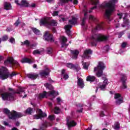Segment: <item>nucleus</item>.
<instances>
[{
    "mask_svg": "<svg viewBox=\"0 0 130 130\" xmlns=\"http://www.w3.org/2000/svg\"><path fill=\"white\" fill-rule=\"evenodd\" d=\"M104 82L102 85H100V88L102 91H105L106 86L108 85V80L106 78H103Z\"/></svg>",
    "mask_w": 130,
    "mask_h": 130,
    "instance_id": "20",
    "label": "nucleus"
},
{
    "mask_svg": "<svg viewBox=\"0 0 130 130\" xmlns=\"http://www.w3.org/2000/svg\"><path fill=\"white\" fill-rule=\"evenodd\" d=\"M116 3H117V0H111L108 3L105 2L102 4V8L106 9L105 18L109 22L111 21L110 16L114 11Z\"/></svg>",
    "mask_w": 130,
    "mask_h": 130,
    "instance_id": "3",
    "label": "nucleus"
},
{
    "mask_svg": "<svg viewBox=\"0 0 130 130\" xmlns=\"http://www.w3.org/2000/svg\"><path fill=\"white\" fill-rule=\"evenodd\" d=\"M6 30L8 32H11V31H13V27L12 26L8 27Z\"/></svg>",
    "mask_w": 130,
    "mask_h": 130,
    "instance_id": "48",
    "label": "nucleus"
},
{
    "mask_svg": "<svg viewBox=\"0 0 130 130\" xmlns=\"http://www.w3.org/2000/svg\"><path fill=\"white\" fill-rule=\"evenodd\" d=\"M120 81L122 83V86L120 87L121 89H126V84L125 83V81H126L127 77L126 75L124 74H120Z\"/></svg>",
    "mask_w": 130,
    "mask_h": 130,
    "instance_id": "13",
    "label": "nucleus"
},
{
    "mask_svg": "<svg viewBox=\"0 0 130 130\" xmlns=\"http://www.w3.org/2000/svg\"><path fill=\"white\" fill-rule=\"evenodd\" d=\"M85 83H84V80L82 78L77 77V87L83 89Z\"/></svg>",
    "mask_w": 130,
    "mask_h": 130,
    "instance_id": "18",
    "label": "nucleus"
},
{
    "mask_svg": "<svg viewBox=\"0 0 130 130\" xmlns=\"http://www.w3.org/2000/svg\"><path fill=\"white\" fill-rule=\"evenodd\" d=\"M83 12L84 13V17L82 19V21L81 23V26H85V23H86V20H87V15L88 14V11L85 9L83 10Z\"/></svg>",
    "mask_w": 130,
    "mask_h": 130,
    "instance_id": "25",
    "label": "nucleus"
},
{
    "mask_svg": "<svg viewBox=\"0 0 130 130\" xmlns=\"http://www.w3.org/2000/svg\"><path fill=\"white\" fill-rule=\"evenodd\" d=\"M16 126H19L20 125V122H17L16 123Z\"/></svg>",
    "mask_w": 130,
    "mask_h": 130,
    "instance_id": "61",
    "label": "nucleus"
},
{
    "mask_svg": "<svg viewBox=\"0 0 130 130\" xmlns=\"http://www.w3.org/2000/svg\"><path fill=\"white\" fill-rule=\"evenodd\" d=\"M15 4H17V5H18V6H21V4H19V0H15Z\"/></svg>",
    "mask_w": 130,
    "mask_h": 130,
    "instance_id": "54",
    "label": "nucleus"
},
{
    "mask_svg": "<svg viewBox=\"0 0 130 130\" xmlns=\"http://www.w3.org/2000/svg\"><path fill=\"white\" fill-rule=\"evenodd\" d=\"M54 115H49L48 117V119H49V120H54Z\"/></svg>",
    "mask_w": 130,
    "mask_h": 130,
    "instance_id": "45",
    "label": "nucleus"
},
{
    "mask_svg": "<svg viewBox=\"0 0 130 130\" xmlns=\"http://www.w3.org/2000/svg\"><path fill=\"white\" fill-rule=\"evenodd\" d=\"M126 43L123 42V43H122L121 47L122 48H125V47H126Z\"/></svg>",
    "mask_w": 130,
    "mask_h": 130,
    "instance_id": "50",
    "label": "nucleus"
},
{
    "mask_svg": "<svg viewBox=\"0 0 130 130\" xmlns=\"http://www.w3.org/2000/svg\"><path fill=\"white\" fill-rule=\"evenodd\" d=\"M44 52V50H35L33 51L32 54L34 55H36V54H41L42 53H43Z\"/></svg>",
    "mask_w": 130,
    "mask_h": 130,
    "instance_id": "33",
    "label": "nucleus"
},
{
    "mask_svg": "<svg viewBox=\"0 0 130 130\" xmlns=\"http://www.w3.org/2000/svg\"><path fill=\"white\" fill-rule=\"evenodd\" d=\"M71 117H67V124L68 127L76 126L77 125V122L73 120H71Z\"/></svg>",
    "mask_w": 130,
    "mask_h": 130,
    "instance_id": "15",
    "label": "nucleus"
},
{
    "mask_svg": "<svg viewBox=\"0 0 130 130\" xmlns=\"http://www.w3.org/2000/svg\"><path fill=\"white\" fill-rule=\"evenodd\" d=\"M49 73H50V70L48 68H46L44 70H42L40 72V75L44 78L46 77V76H48L49 75Z\"/></svg>",
    "mask_w": 130,
    "mask_h": 130,
    "instance_id": "19",
    "label": "nucleus"
},
{
    "mask_svg": "<svg viewBox=\"0 0 130 130\" xmlns=\"http://www.w3.org/2000/svg\"><path fill=\"white\" fill-rule=\"evenodd\" d=\"M105 69V65L102 62H99L96 67L94 69V73L96 72V75L98 78H100L103 75V70Z\"/></svg>",
    "mask_w": 130,
    "mask_h": 130,
    "instance_id": "9",
    "label": "nucleus"
},
{
    "mask_svg": "<svg viewBox=\"0 0 130 130\" xmlns=\"http://www.w3.org/2000/svg\"><path fill=\"white\" fill-rule=\"evenodd\" d=\"M48 105H49V106H50V107H51V106H52V103H51L50 102H48Z\"/></svg>",
    "mask_w": 130,
    "mask_h": 130,
    "instance_id": "59",
    "label": "nucleus"
},
{
    "mask_svg": "<svg viewBox=\"0 0 130 130\" xmlns=\"http://www.w3.org/2000/svg\"><path fill=\"white\" fill-rule=\"evenodd\" d=\"M61 75L62 77H63V79H64V80H68V79H69V75L66 74V70L63 69L61 71Z\"/></svg>",
    "mask_w": 130,
    "mask_h": 130,
    "instance_id": "31",
    "label": "nucleus"
},
{
    "mask_svg": "<svg viewBox=\"0 0 130 130\" xmlns=\"http://www.w3.org/2000/svg\"><path fill=\"white\" fill-rule=\"evenodd\" d=\"M3 59H4V57H3L2 56H0V61H1V60H3Z\"/></svg>",
    "mask_w": 130,
    "mask_h": 130,
    "instance_id": "63",
    "label": "nucleus"
},
{
    "mask_svg": "<svg viewBox=\"0 0 130 130\" xmlns=\"http://www.w3.org/2000/svg\"><path fill=\"white\" fill-rule=\"evenodd\" d=\"M96 80V78L94 76H88L86 78V81L88 82H90V83H92V82H94Z\"/></svg>",
    "mask_w": 130,
    "mask_h": 130,
    "instance_id": "30",
    "label": "nucleus"
},
{
    "mask_svg": "<svg viewBox=\"0 0 130 130\" xmlns=\"http://www.w3.org/2000/svg\"><path fill=\"white\" fill-rule=\"evenodd\" d=\"M103 29V23L99 22L96 24V26L91 30V37L90 38V42L92 46H96V41H106L109 37L103 36L100 34H96L97 31Z\"/></svg>",
    "mask_w": 130,
    "mask_h": 130,
    "instance_id": "1",
    "label": "nucleus"
},
{
    "mask_svg": "<svg viewBox=\"0 0 130 130\" xmlns=\"http://www.w3.org/2000/svg\"><path fill=\"white\" fill-rule=\"evenodd\" d=\"M77 112H79V113H82V112H83V108H81L80 110H77Z\"/></svg>",
    "mask_w": 130,
    "mask_h": 130,
    "instance_id": "57",
    "label": "nucleus"
},
{
    "mask_svg": "<svg viewBox=\"0 0 130 130\" xmlns=\"http://www.w3.org/2000/svg\"><path fill=\"white\" fill-rule=\"evenodd\" d=\"M118 16L119 19H121L122 17H123V24L121 25L122 27H125L128 25V20H127V14L126 13H118Z\"/></svg>",
    "mask_w": 130,
    "mask_h": 130,
    "instance_id": "11",
    "label": "nucleus"
},
{
    "mask_svg": "<svg viewBox=\"0 0 130 130\" xmlns=\"http://www.w3.org/2000/svg\"><path fill=\"white\" fill-rule=\"evenodd\" d=\"M114 98L117 100L116 101V103L117 105H119L123 102V99L119 93H115Z\"/></svg>",
    "mask_w": 130,
    "mask_h": 130,
    "instance_id": "16",
    "label": "nucleus"
},
{
    "mask_svg": "<svg viewBox=\"0 0 130 130\" xmlns=\"http://www.w3.org/2000/svg\"><path fill=\"white\" fill-rule=\"evenodd\" d=\"M46 52L47 54H51V53H52V48H47L46 49Z\"/></svg>",
    "mask_w": 130,
    "mask_h": 130,
    "instance_id": "39",
    "label": "nucleus"
},
{
    "mask_svg": "<svg viewBox=\"0 0 130 130\" xmlns=\"http://www.w3.org/2000/svg\"><path fill=\"white\" fill-rule=\"evenodd\" d=\"M4 124L5 125H9V123H8V122H6V121L4 122Z\"/></svg>",
    "mask_w": 130,
    "mask_h": 130,
    "instance_id": "60",
    "label": "nucleus"
},
{
    "mask_svg": "<svg viewBox=\"0 0 130 130\" xmlns=\"http://www.w3.org/2000/svg\"><path fill=\"white\" fill-rule=\"evenodd\" d=\"M20 20H19V19H18L16 22L14 23V26L15 27H18V26H19V24H20Z\"/></svg>",
    "mask_w": 130,
    "mask_h": 130,
    "instance_id": "46",
    "label": "nucleus"
},
{
    "mask_svg": "<svg viewBox=\"0 0 130 130\" xmlns=\"http://www.w3.org/2000/svg\"><path fill=\"white\" fill-rule=\"evenodd\" d=\"M27 78L31 79V80H35L37 79L38 77V75L37 73H30L26 75Z\"/></svg>",
    "mask_w": 130,
    "mask_h": 130,
    "instance_id": "26",
    "label": "nucleus"
},
{
    "mask_svg": "<svg viewBox=\"0 0 130 130\" xmlns=\"http://www.w3.org/2000/svg\"><path fill=\"white\" fill-rule=\"evenodd\" d=\"M66 67H67V68H69V69H72L73 70H76V71H79V70H80V67L78 65H74V64L72 63H67Z\"/></svg>",
    "mask_w": 130,
    "mask_h": 130,
    "instance_id": "21",
    "label": "nucleus"
},
{
    "mask_svg": "<svg viewBox=\"0 0 130 130\" xmlns=\"http://www.w3.org/2000/svg\"><path fill=\"white\" fill-rule=\"evenodd\" d=\"M3 112L5 114H7L10 119H16V118H19V117L23 116V114L21 113H17L15 111L10 112V110L7 108L4 109Z\"/></svg>",
    "mask_w": 130,
    "mask_h": 130,
    "instance_id": "6",
    "label": "nucleus"
},
{
    "mask_svg": "<svg viewBox=\"0 0 130 130\" xmlns=\"http://www.w3.org/2000/svg\"><path fill=\"white\" fill-rule=\"evenodd\" d=\"M92 50L91 49H86L84 50V52L83 55H82L83 58H90L91 56H90V54H92Z\"/></svg>",
    "mask_w": 130,
    "mask_h": 130,
    "instance_id": "17",
    "label": "nucleus"
},
{
    "mask_svg": "<svg viewBox=\"0 0 130 130\" xmlns=\"http://www.w3.org/2000/svg\"><path fill=\"white\" fill-rule=\"evenodd\" d=\"M12 130H18V129L16 127H14L12 129Z\"/></svg>",
    "mask_w": 130,
    "mask_h": 130,
    "instance_id": "64",
    "label": "nucleus"
},
{
    "mask_svg": "<svg viewBox=\"0 0 130 130\" xmlns=\"http://www.w3.org/2000/svg\"><path fill=\"white\" fill-rule=\"evenodd\" d=\"M4 64L5 66H9V64H12V66H14L15 67H19L20 64L18 61L14 60L13 57H9L6 60L4 61Z\"/></svg>",
    "mask_w": 130,
    "mask_h": 130,
    "instance_id": "10",
    "label": "nucleus"
},
{
    "mask_svg": "<svg viewBox=\"0 0 130 130\" xmlns=\"http://www.w3.org/2000/svg\"><path fill=\"white\" fill-rule=\"evenodd\" d=\"M60 41L61 44V47H64V46H68V44H67V42L68 41V39L65 37H60Z\"/></svg>",
    "mask_w": 130,
    "mask_h": 130,
    "instance_id": "23",
    "label": "nucleus"
},
{
    "mask_svg": "<svg viewBox=\"0 0 130 130\" xmlns=\"http://www.w3.org/2000/svg\"><path fill=\"white\" fill-rule=\"evenodd\" d=\"M91 21L92 22H96V21H97V18H96L95 17L93 16L92 15H90L89 16V22Z\"/></svg>",
    "mask_w": 130,
    "mask_h": 130,
    "instance_id": "35",
    "label": "nucleus"
},
{
    "mask_svg": "<svg viewBox=\"0 0 130 130\" xmlns=\"http://www.w3.org/2000/svg\"><path fill=\"white\" fill-rule=\"evenodd\" d=\"M69 1H70V2H72V3H73L74 5H78V0H60V3L61 5H62V4L68 3V2H69Z\"/></svg>",
    "mask_w": 130,
    "mask_h": 130,
    "instance_id": "29",
    "label": "nucleus"
},
{
    "mask_svg": "<svg viewBox=\"0 0 130 130\" xmlns=\"http://www.w3.org/2000/svg\"><path fill=\"white\" fill-rule=\"evenodd\" d=\"M9 41L11 43H13V44H14L15 43V39H14V38H11L10 39Z\"/></svg>",
    "mask_w": 130,
    "mask_h": 130,
    "instance_id": "47",
    "label": "nucleus"
},
{
    "mask_svg": "<svg viewBox=\"0 0 130 130\" xmlns=\"http://www.w3.org/2000/svg\"><path fill=\"white\" fill-rule=\"evenodd\" d=\"M0 129L1 130H5V127L0 125Z\"/></svg>",
    "mask_w": 130,
    "mask_h": 130,
    "instance_id": "58",
    "label": "nucleus"
},
{
    "mask_svg": "<svg viewBox=\"0 0 130 130\" xmlns=\"http://www.w3.org/2000/svg\"><path fill=\"white\" fill-rule=\"evenodd\" d=\"M58 13H59L58 11H55L53 12L52 15L53 17H56V16H58Z\"/></svg>",
    "mask_w": 130,
    "mask_h": 130,
    "instance_id": "42",
    "label": "nucleus"
},
{
    "mask_svg": "<svg viewBox=\"0 0 130 130\" xmlns=\"http://www.w3.org/2000/svg\"><path fill=\"white\" fill-rule=\"evenodd\" d=\"M82 64L84 70H88V67H89L90 63L89 62H84Z\"/></svg>",
    "mask_w": 130,
    "mask_h": 130,
    "instance_id": "37",
    "label": "nucleus"
},
{
    "mask_svg": "<svg viewBox=\"0 0 130 130\" xmlns=\"http://www.w3.org/2000/svg\"><path fill=\"white\" fill-rule=\"evenodd\" d=\"M4 6V9L7 11H9V10H11L12 9V5L9 2H5Z\"/></svg>",
    "mask_w": 130,
    "mask_h": 130,
    "instance_id": "28",
    "label": "nucleus"
},
{
    "mask_svg": "<svg viewBox=\"0 0 130 130\" xmlns=\"http://www.w3.org/2000/svg\"><path fill=\"white\" fill-rule=\"evenodd\" d=\"M43 126L44 127H47V126H51V124L46 122L44 124Z\"/></svg>",
    "mask_w": 130,
    "mask_h": 130,
    "instance_id": "44",
    "label": "nucleus"
},
{
    "mask_svg": "<svg viewBox=\"0 0 130 130\" xmlns=\"http://www.w3.org/2000/svg\"><path fill=\"white\" fill-rule=\"evenodd\" d=\"M8 39H9V37H8V36H4L3 37L2 41H6L8 40Z\"/></svg>",
    "mask_w": 130,
    "mask_h": 130,
    "instance_id": "43",
    "label": "nucleus"
},
{
    "mask_svg": "<svg viewBox=\"0 0 130 130\" xmlns=\"http://www.w3.org/2000/svg\"><path fill=\"white\" fill-rule=\"evenodd\" d=\"M40 22L41 25H43L48 27H50V26H56L57 25L56 20H52L50 21L49 18L46 17L42 18Z\"/></svg>",
    "mask_w": 130,
    "mask_h": 130,
    "instance_id": "7",
    "label": "nucleus"
},
{
    "mask_svg": "<svg viewBox=\"0 0 130 130\" xmlns=\"http://www.w3.org/2000/svg\"><path fill=\"white\" fill-rule=\"evenodd\" d=\"M100 116H101L102 117H103V116H105V115L104 114V112L101 111V112H100Z\"/></svg>",
    "mask_w": 130,
    "mask_h": 130,
    "instance_id": "52",
    "label": "nucleus"
},
{
    "mask_svg": "<svg viewBox=\"0 0 130 130\" xmlns=\"http://www.w3.org/2000/svg\"><path fill=\"white\" fill-rule=\"evenodd\" d=\"M21 7H29V3L26 0H22L20 4Z\"/></svg>",
    "mask_w": 130,
    "mask_h": 130,
    "instance_id": "32",
    "label": "nucleus"
},
{
    "mask_svg": "<svg viewBox=\"0 0 130 130\" xmlns=\"http://www.w3.org/2000/svg\"><path fill=\"white\" fill-rule=\"evenodd\" d=\"M71 53L72 54V58L73 59H77L78 58V55H79V50H71Z\"/></svg>",
    "mask_w": 130,
    "mask_h": 130,
    "instance_id": "24",
    "label": "nucleus"
},
{
    "mask_svg": "<svg viewBox=\"0 0 130 130\" xmlns=\"http://www.w3.org/2000/svg\"><path fill=\"white\" fill-rule=\"evenodd\" d=\"M123 34H124V33L123 32H120V34L119 35V38H120V37H121V36H122V35H123Z\"/></svg>",
    "mask_w": 130,
    "mask_h": 130,
    "instance_id": "55",
    "label": "nucleus"
},
{
    "mask_svg": "<svg viewBox=\"0 0 130 130\" xmlns=\"http://www.w3.org/2000/svg\"><path fill=\"white\" fill-rule=\"evenodd\" d=\"M46 88L49 89V90H52L51 91L46 92V91H44L43 93H41L39 94L38 98L39 99H43V98H47V97H52V98H55L56 96L58 95V93L56 92L53 90V87L51 84L48 83H46L44 84Z\"/></svg>",
    "mask_w": 130,
    "mask_h": 130,
    "instance_id": "4",
    "label": "nucleus"
},
{
    "mask_svg": "<svg viewBox=\"0 0 130 130\" xmlns=\"http://www.w3.org/2000/svg\"><path fill=\"white\" fill-rule=\"evenodd\" d=\"M104 49H105V50L108 51V50H109V46H106L104 47Z\"/></svg>",
    "mask_w": 130,
    "mask_h": 130,
    "instance_id": "51",
    "label": "nucleus"
},
{
    "mask_svg": "<svg viewBox=\"0 0 130 130\" xmlns=\"http://www.w3.org/2000/svg\"><path fill=\"white\" fill-rule=\"evenodd\" d=\"M44 38L45 40H47V41H50V42H54V38H53V36L52 35L49 34L48 31L45 32Z\"/></svg>",
    "mask_w": 130,
    "mask_h": 130,
    "instance_id": "14",
    "label": "nucleus"
},
{
    "mask_svg": "<svg viewBox=\"0 0 130 130\" xmlns=\"http://www.w3.org/2000/svg\"><path fill=\"white\" fill-rule=\"evenodd\" d=\"M37 112L38 113V115H34V119H39L40 118H42V117H45L47 115H46V113L42 112V110H41V109H38L37 110Z\"/></svg>",
    "mask_w": 130,
    "mask_h": 130,
    "instance_id": "12",
    "label": "nucleus"
},
{
    "mask_svg": "<svg viewBox=\"0 0 130 130\" xmlns=\"http://www.w3.org/2000/svg\"><path fill=\"white\" fill-rule=\"evenodd\" d=\"M17 74L15 72L12 73L10 74L8 69L6 67H3L1 69H0V79L1 80H6V79H8L9 77L12 78L14 77V76H16Z\"/></svg>",
    "mask_w": 130,
    "mask_h": 130,
    "instance_id": "5",
    "label": "nucleus"
},
{
    "mask_svg": "<svg viewBox=\"0 0 130 130\" xmlns=\"http://www.w3.org/2000/svg\"><path fill=\"white\" fill-rule=\"evenodd\" d=\"M9 92L2 93L3 90L0 89V94L3 100H8V101H14L15 100V94H25V88L20 87L17 91H14L13 88H9Z\"/></svg>",
    "mask_w": 130,
    "mask_h": 130,
    "instance_id": "2",
    "label": "nucleus"
},
{
    "mask_svg": "<svg viewBox=\"0 0 130 130\" xmlns=\"http://www.w3.org/2000/svg\"><path fill=\"white\" fill-rule=\"evenodd\" d=\"M91 4L92 5H94L95 6L93 7H92L91 10H89V13H92V10H94L97 8V6H98V4H99V0H91L90 1Z\"/></svg>",
    "mask_w": 130,
    "mask_h": 130,
    "instance_id": "22",
    "label": "nucleus"
},
{
    "mask_svg": "<svg viewBox=\"0 0 130 130\" xmlns=\"http://www.w3.org/2000/svg\"><path fill=\"white\" fill-rule=\"evenodd\" d=\"M77 18L73 16L71 20H69L68 22L69 24L64 26L66 33L69 36H71V28L73 27V25H76V24H77Z\"/></svg>",
    "mask_w": 130,
    "mask_h": 130,
    "instance_id": "8",
    "label": "nucleus"
},
{
    "mask_svg": "<svg viewBox=\"0 0 130 130\" xmlns=\"http://www.w3.org/2000/svg\"><path fill=\"white\" fill-rule=\"evenodd\" d=\"M52 32H53V33H55V32H56V30L55 29V28L52 29Z\"/></svg>",
    "mask_w": 130,
    "mask_h": 130,
    "instance_id": "62",
    "label": "nucleus"
},
{
    "mask_svg": "<svg viewBox=\"0 0 130 130\" xmlns=\"http://www.w3.org/2000/svg\"><path fill=\"white\" fill-rule=\"evenodd\" d=\"M32 30L36 35H40V31L37 29V28L33 27L32 28Z\"/></svg>",
    "mask_w": 130,
    "mask_h": 130,
    "instance_id": "34",
    "label": "nucleus"
},
{
    "mask_svg": "<svg viewBox=\"0 0 130 130\" xmlns=\"http://www.w3.org/2000/svg\"><path fill=\"white\" fill-rule=\"evenodd\" d=\"M120 127V126L119 125V123L118 122H116L115 123V125L114 126V129L116 130L119 129V128Z\"/></svg>",
    "mask_w": 130,
    "mask_h": 130,
    "instance_id": "36",
    "label": "nucleus"
},
{
    "mask_svg": "<svg viewBox=\"0 0 130 130\" xmlns=\"http://www.w3.org/2000/svg\"><path fill=\"white\" fill-rule=\"evenodd\" d=\"M95 99H96V96H95V95H93L90 98V101H94Z\"/></svg>",
    "mask_w": 130,
    "mask_h": 130,
    "instance_id": "53",
    "label": "nucleus"
},
{
    "mask_svg": "<svg viewBox=\"0 0 130 130\" xmlns=\"http://www.w3.org/2000/svg\"><path fill=\"white\" fill-rule=\"evenodd\" d=\"M57 100V102L58 103V104H59V103H60V102H61V99H60V98L58 97L56 99Z\"/></svg>",
    "mask_w": 130,
    "mask_h": 130,
    "instance_id": "49",
    "label": "nucleus"
},
{
    "mask_svg": "<svg viewBox=\"0 0 130 130\" xmlns=\"http://www.w3.org/2000/svg\"><path fill=\"white\" fill-rule=\"evenodd\" d=\"M21 44L23 45L24 44V45H26V46H29L30 45V42L28 40L25 41L23 43L22 42Z\"/></svg>",
    "mask_w": 130,
    "mask_h": 130,
    "instance_id": "41",
    "label": "nucleus"
},
{
    "mask_svg": "<svg viewBox=\"0 0 130 130\" xmlns=\"http://www.w3.org/2000/svg\"><path fill=\"white\" fill-rule=\"evenodd\" d=\"M30 7H31L32 8H35V7H36V5L34 3H32L31 4Z\"/></svg>",
    "mask_w": 130,
    "mask_h": 130,
    "instance_id": "56",
    "label": "nucleus"
},
{
    "mask_svg": "<svg viewBox=\"0 0 130 130\" xmlns=\"http://www.w3.org/2000/svg\"><path fill=\"white\" fill-rule=\"evenodd\" d=\"M21 62H22V63L25 62H27V63H33V62H34V59H30L28 58H24L21 60Z\"/></svg>",
    "mask_w": 130,
    "mask_h": 130,
    "instance_id": "27",
    "label": "nucleus"
},
{
    "mask_svg": "<svg viewBox=\"0 0 130 130\" xmlns=\"http://www.w3.org/2000/svg\"><path fill=\"white\" fill-rule=\"evenodd\" d=\"M60 112V109H59V108L56 107L54 109V113L56 114H57Z\"/></svg>",
    "mask_w": 130,
    "mask_h": 130,
    "instance_id": "40",
    "label": "nucleus"
},
{
    "mask_svg": "<svg viewBox=\"0 0 130 130\" xmlns=\"http://www.w3.org/2000/svg\"><path fill=\"white\" fill-rule=\"evenodd\" d=\"M32 111L33 110H32V108H28L27 110H26L25 113H26V114H31Z\"/></svg>",
    "mask_w": 130,
    "mask_h": 130,
    "instance_id": "38",
    "label": "nucleus"
}]
</instances>
